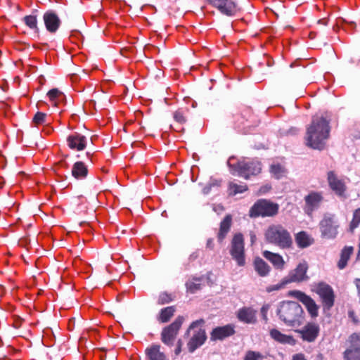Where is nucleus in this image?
Returning <instances> with one entry per match:
<instances>
[{"label": "nucleus", "mask_w": 360, "mask_h": 360, "mask_svg": "<svg viewBox=\"0 0 360 360\" xmlns=\"http://www.w3.org/2000/svg\"><path fill=\"white\" fill-rule=\"evenodd\" d=\"M330 120L322 116L315 115L307 128L306 145L313 149L322 150L325 148L326 141L330 136Z\"/></svg>", "instance_id": "nucleus-1"}, {"label": "nucleus", "mask_w": 360, "mask_h": 360, "mask_svg": "<svg viewBox=\"0 0 360 360\" xmlns=\"http://www.w3.org/2000/svg\"><path fill=\"white\" fill-rule=\"evenodd\" d=\"M279 319L288 326H300L304 320V311L296 302L286 301L280 304L277 309Z\"/></svg>", "instance_id": "nucleus-2"}, {"label": "nucleus", "mask_w": 360, "mask_h": 360, "mask_svg": "<svg viewBox=\"0 0 360 360\" xmlns=\"http://www.w3.org/2000/svg\"><path fill=\"white\" fill-rule=\"evenodd\" d=\"M265 240L281 249H290L293 240L290 233L281 224L270 225L264 233Z\"/></svg>", "instance_id": "nucleus-3"}, {"label": "nucleus", "mask_w": 360, "mask_h": 360, "mask_svg": "<svg viewBox=\"0 0 360 360\" xmlns=\"http://www.w3.org/2000/svg\"><path fill=\"white\" fill-rule=\"evenodd\" d=\"M279 205L267 199H259L250 207L249 216L252 218L272 217L278 213Z\"/></svg>", "instance_id": "nucleus-4"}, {"label": "nucleus", "mask_w": 360, "mask_h": 360, "mask_svg": "<svg viewBox=\"0 0 360 360\" xmlns=\"http://www.w3.org/2000/svg\"><path fill=\"white\" fill-rule=\"evenodd\" d=\"M312 291L316 292L321 302L324 310H330L335 303V293L333 288L325 282H319L313 285Z\"/></svg>", "instance_id": "nucleus-5"}, {"label": "nucleus", "mask_w": 360, "mask_h": 360, "mask_svg": "<svg viewBox=\"0 0 360 360\" xmlns=\"http://www.w3.org/2000/svg\"><path fill=\"white\" fill-rule=\"evenodd\" d=\"M184 321L183 316H178L169 326L163 328L161 332V341L167 346L172 347Z\"/></svg>", "instance_id": "nucleus-6"}, {"label": "nucleus", "mask_w": 360, "mask_h": 360, "mask_svg": "<svg viewBox=\"0 0 360 360\" xmlns=\"http://www.w3.org/2000/svg\"><path fill=\"white\" fill-rule=\"evenodd\" d=\"M230 255L238 266H245L244 238L242 233H238L233 236L231 242Z\"/></svg>", "instance_id": "nucleus-7"}, {"label": "nucleus", "mask_w": 360, "mask_h": 360, "mask_svg": "<svg viewBox=\"0 0 360 360\" xmlns=\"http://www.w3.org/2000/svg\"><path fill=\"white\" fill-rule=\"evenodd\" d=\"M238 176L249 179L251 176H256L262 171V165L258 161L238 162L235 165Z\"/></svg>", "instance_id": "nucleus-8"}, {"label": "nucleus", "mask_w": 360, "mask_h": 360, "mask_svg": "<svg viewBox=\"0 0 360 360\" xmlns=\"http://www.w3.org/2000/svg\"><path fill=\"white\" fill-rule=\"evenodd\" d=\"M321 236L326 239H333L338 235L339 225L332 214H325L319 224Z\"/></svg>", "instance_id": "nucleus-9"}, {"label": "nucleus", "mask_w": 360, "mask_h": 360, "mask_svg": "<svg viewBox=\"0 0 360 360\" xmlns=\"http://www.w3.org/2000/svg\"><path fill=\"white\" fill-rule=\"evenodd\" d=\"M327 181L330 190L339 198H346L347 186L344 179L339 178L334 171L327 173Z\"/></svg>", "instance_id": "nucleus-10"}, {"label": "nucleus", "mask_w": 360, "mask_h": 360, "mask_svg": "<svg viewBox=\"0 0 360 360\" xmlns=\"http://www.w3.org/2000/svg\"><path fill=\"white\" fill-rule=\"evenodd\" d=\"M350 346L344 352V360H360V333L349 336Z\"/></svg>", "instance_id": "nucleus-11"}, {"label": "nucleus", "mask_w": 360, "mask_h": 360, "mask_svg": "<svg viewBox=\"0 0 360 360\" xmlns=\"http://www.w3.org/2000/svg\"><path fill=\"white\" fill-rule=\"evenodd\" d=\"M295 332L300 335L303 341L313 342L319 335L320 327L318 323L308 322L301 329L296 330Z\"/></svg>", "instance_id": "nucleus-12"}, {"label": "nucleus", "mask_w": 360, "mask_h": 360, "mask_svg": "<svg viewBox=\"0 0 360 360\" xmlns=\"http://www.w3.org/2000/svg\"><path fill=\"white\" fill-rule=\"evenodd\" d=\"M304 200L305 202L304 210L307 214H311L321 206L323 201V196L321 192L311 191Z\"/></svg>", "instance_id": "nucleus-13"}, {"label": "nucleus", "mask_w": 360, "mask_h": 360, "mask_svg": "<svg viewBox=\"0 0 360 360\" xmlns=\"http://www.w3.org/2000/svg\"><path fill=\"white\" fill-rule=\"evenodd\" d=\"M293 294L304 305L311 318H316L318 316L319 307L309 295L299 290L294 291Z\"/></svg>", "instance_id": "nucleus-14"}, {"label": "nucleus", "mask_w": 360, "mask_h": 360, "mask_svg": "<svg viewBox=\"0 0 360 360\" xmlns=\"http://www.w3.org/2000/svg\"><path fill=\"white\" fill-rule=\"evenodd\" d=\"M307 269L308 265L307 262L300 263L295 269L290 271L285 278L288 283L306 281L309 279V276L307 275Z\"/></svg>", "instance_id": "nucleus-15"}, {"label": "nucleus", "mask_w": 360, "mask_h": 360, "mask_svg": "<svg viewBox=\"0 0 360 360\" xmlns=\"http://www.w3.org/2000/svg\"><path fill=\"white\" fill-rule=\"evenodd\" d=\"M236 333L233 324H227L223 326H217L212 329L210 333V340L215 342L224 340V339L233 335Z\"/></svg>", "instance_id": "nucleus-16"}, {"label": "nucleus", "mask_w": 360, "mask_h": 360, "mask_svg": "<svg viewBox=\"0 0 360 360\" xmlns=\"http://www.w3.org/2000/svg\"><path fill=\"white\" fill-rule=\"evenodd\" d=\"M209 1L214 8L226 15L232 16L237 11L236 4L232 0H209Z\"/></svg>", "instance_id": "nucleus-17"}, {"label": "nucleus", "mask_w": 360, "mask_h": 360, "mask_svg": "<svg viewBox=\"0 0 360 360\" xmlns=\"http://www.w3.org/2000/svg\"><path fill=\"white\" fill-rule=\"evenodd\" d=\"M43 20L46 29L50 33H55L61 23L58 14L53 10H48L44 13Z\"/></svg>", "instance_id": "nucleus-18"}, {"label": "nucleus", "mask_w": 360, "mask_h": 360, "mask_svg": "<svg viewBox=\"0 0 360 360\" xmlns=\"http://www.w3.org/2000/svg\"><path fill=\"white\" fill-rule=\"evenodd\" d=\"M257 310L250 307H243L237 311V319L246 324H255L257 323Z\"/></svg>", "instance_id": "nucleus-19"}, {"label": "nucleus", "mask_w": 360, "mask_h": 360, "mask_svg": "<svg viewBox=\"0 0 360 360\" xmlns=\"http://www.w3.org/2000/svg\"><path fill=\"white\" fill-rule=\"evenodd\" d=\"M207 340V335L204 328H199L195 331L187 343L188 352L193 353L195 349L202 346Z\"/></svg>", "instance_id": "nucleus-20"}, {"label": "nucleus", "mask_w": 360, "mask_h": 360, "mask_svg": "<svg viewBox=\"0 0 360 360\" xmlns=\"http://www.w3.org/2000/svg\"><path fill=\"white\" fill-rule=\"evenodd\" d=\"M87 139L85 136L75 132L67 138L68 147L72 150H83L86 146Z\"/></svg>", "instance_id": "nucleus-21"}, {"label": "nucleus", "mask_w": 360, "mask_h": 360, "mask_svg": "<svg viewBox=\"0 0 360 360\" xmlns=\"http://www.w3.org/2000/svg\"><path fill=\"white\" fill-rule=\"evenodd\" d=\"M145 355L148 360H169L165 352L161 351V346L153 344L145 349Z\"/></svg>", "instance_id": "nucleus-22"}, {"label": "nucleus", "mask_w": 360, "mask_h": 360, "mask_svg": "<svg viewBox=\"0 0 360 360\" xmlns=\"http://www.w3.org/2000/svg\"><path fill=\"white\" fill-rule=\"evenodd\" d=\"M231 224L232 216L231 214H226L220 222L219 230L217 236V240L219 243H221L226 237L231 230Z\"/></svg>", "instance_id": "nucleus-23"}, {"label": "nucleus", "mask_w": 360, "mask_h": 360, "mask_svg": "<svg viewBox=\"0 0 360 360\" xmlns=\"http://www.w3.org/2000/svg\"><path fill=\"white\" fill-rule=\"evenodd\" d=\"M295 242L300 248H306L314 243V240L306 231H302L295 234Z\"/></svg>", "instance_id": "nucleus-24"}, {"label": "nucleus", "mask_w": 360, "mask_h": 360, "mask_svg": "<svg viewBox=\"0 0 360 360\" xmlns=\"http://www.w3.org/2000/svg\"><path fill=\"white\" fill-rule=\"evenodd\" d=\"M88 168L82 161L76 162L72 168V175L77 179H82L87 176Z\"/></svg>", "instance_id": "nucleus-25"}, {"label": "nucleus", "mask_w": 360, "mask_h": 360, "mask_svg": "<svg viewBox=\"0 0 360 360\" xmlns=\"http://www.w3.org/2000/svg\"><path fill=\"white\" fill-rule=\"evenodd\" d=\"M263 256L270 261L276 269H282L283 268L285 262L279 254L265 250L263 252Z\"/></svg>", "instance_id": "nucleus-26"}, {"label": "nucleus", "mask_w": 360, "mask_h": 360, "mask_svg": "<svg viewBox=\"0 0 360 360\" xmlns=\"http://www.w3.org/2000/svg\"><path fill=\"white\" fill-rule=\"evenodd\" d=\"M254 267L255 270L262 277L267 276L271 269L269 264L260 257H256L255 259Z\"/></svg>", "instance_id": "nucleus-27"}, {"label": "nucleus", "mask_w": 360, "mask_h": 360, "mask_svg": "<svg viewBox=\"0 0 360 360\" xmlns=\"http://www.w3.org/2000/svg\"><path fill=\"white\" fill-rule=\"evenodd\" d=\"M269 334L273 340L281 344H290L293 341L292 336L283 334L275 328L270 330Z\"/></svg>", "instance_id": "nucleus-28"}, {"label": "nucleus", "mask_w": 360, "mask_h": 360, "mask_svg": "<svg viewBox=\"0 0 360 360\" xmlns=\"http://www.w3.org/2000/svg\"><path fill=\"white\" fill-rule=\"evenodd\" d=\"M354 248L352 246L345 247L340 254V258L338 263V267L340 269H343L347 264V262L353 252Z\"/></svg>", "instance_id": "nucleus-29"}, {"label": "nucleus", "mask_w": 360, "mask_h": 360, "mask_svg": "<svg viewBox=\"0 0 360 360\" xmlns=\"http://www.w3.org/2000/svg\"><path fill=\"white\" fill-rule=\"evenodd\" d=\"M176 307L169 306L162 309L159 313L158 321L160 323H167L174 315Z\"/></svg>", "instance_id": "nucleus-30"}, {"label": "nucleus", "mask_w": 360, "mask_h": 360, "mask_svg": "<svg viewBox=\"0 0 360 360\" xmlns=\"http://www.w3.org/2000/svg\"><path fill=\"white\" fill-rule=\"evenodd\" d=\"M248 190L246 184L239 185L233 182H229L228 185V192L229 195H236L238 193H243Z\"/></svg>", "instance_id": "nucleus-31"}, {"label": "nucleus", "mask_w": 360, "mask_h": 360, "mask_svg": "<svg viewBox=\"0 0 360 360\" xmlns=\"http://www.w3.org/2000/svg\"><path fill=\"white\" fill-rule=\"evenodd\" d=\"M25 24L31 30H33L36 33H39V27L37 25V15H25L23 19Z\"/></svg>", "instance_id": "nucleus-32"}, {"label": "nucleus", "mask_w": 360, "mask_h": 360, "mask_svg": "<svg viewBox=\"0 0 360 360\" xmlns=\"http://www.w3.org/2000/svg\"><path fill=\"white\" fill-rule=\"evenodd\" d=\"M270 172L275 176L276 179H279L284 176L285 169L280 164L272 165L270 167Z\"/></svg>", "instance_id": "nucleus-33"}, {"label": "nucleus", "mask_w": 360, "mask_h": 360, "mask_svg": "<svg viewBox=\"0 0 360 360\" xmlns=\"http://www.w3.org/2000/svg\"><path fill=\"white\" fill-rule=\"evenodd\" d=\"M173 119L179 125H183L187 122L185 112L182 109H178L174 112Z\"/></svg>", "instance_id": "nucleus-34"}, {"label": "nucleus", "mask_w": 360, "mask_h": 360, "mask_svg": "<svg viewBox=\"0 0 360 360\" xmlns=\"http://www.w3.org/2000/svg\"><path fill=\"white\" fill-rule=\"evenodd\" d=\"M360 224V207L355 210L353 213V217L349 224V231L352 233L354 229Z\"/></svg>", "instance_id": "nucleus-35"}, {"label": "nucleus", "mask_w": 360, "mask_h": 360, "mask_svg": "<svg viewBox=\"0 0 360 360\" xmlns=\"http://www.w3.org/2000/svg\"><path fill=\"white\" fill-rule=\"evenodd\" d=\"M200 278H194L193 281H189L186 282V286L187 290L191 293H195L198 290L201 288V284L200 283H196L195 281H200Z\"/></svg>", "instance_id": "nucleus-36"}, {"label": "nucleus", "mask_w": 360, "mask_h": 360, "mask_svg": "<svg viewBox=\"0 0 360 360\" xmlns=\"http://www.w3.org/2000/svg\"><path fill=\"white\" fill-rule=\"evenodd\" d=\"M174 300L172 294H169L166 292H161L159 295L158 299V304L159 305H163L171 302Z\"/></svg>", "instance_id": "nucleus-37"}, {"label": "nucleus", "mask_w": 360, "mask_h": 360, "mask_svg": "<svg viewBox=\"0 0 360 360\" xmlns=\"http://www.w3.org/2000/svg\"><path fill=\"white\" fill-rule=\"evenodd\" d=\"M264 356L259 352L249 350L245 353L243 360H260Z\"/></svg>", "instance_id": "nucleus-38"}, {"label": "nucleus", "mask_w": 360, "mask_h": 360, "mask_svg": "<svg viewBox=\"0 0 360 360\" xmlns=\"http://www.w3.org/2000/svg\"><path fill=\"white\" fill-rule=\"evenodd\" d=\"M63 94L58 89L54 88L49 90L47 93V96L49 98L50 101L52 102H55L57 98H58L60 96H63Z\"/></svg>", "instance_id": "nucleus-39"}, {"label": "nucleus", "mask_w": 360, "mask_h": 360, "mask_svg": "<svg viewBox=\"0 0 360 360\" xmlns=\"http://www.w3.org/2000/svg\"><path fill=\"white\" fill-rule=\"evenodd\" d=\"M46 117V113L41 112H37L34 115V117L32 119V122L36 125L41 124L45 122Z\"/></svg>", "instance_id": "nucleus-40"}, {"label": "nucleus", "mask_w": 360, "mask_h": 360, "mask_svg": "<svg viewBox=\"0 0 360 360\" xmlns=\"http://www.w3.org/2000/svg\"><path fill=\"white\" fill-rule=\"evenodd\" d=\"M288 284V281L286 280L285 278H284L281 282L280 283H278L276 285H270V286H268L266 288V291L268 292H273V291H275V290H278L283 288L285 287V285Z\"/></svg>", "instance_id": "nucleus-41"}, {"label": "nucleus", "mask_w": 360, "mask_h": 360, "mask_svg": "<svg viewBox=\"0 0 360 360\" xmlns=\"http://www.w3.org/2000/svg\"><path fill=\"white\" fill-rule=\"evenodd\" d=\"M205 323V320L203 319H200L198 320L193 321L190 324L189 327L188 328L185 335H188L191 330H193V329H194L195 328H198L199 326L202 327V326H204Z\"/></svg>", "instance_id": "nucleus-42"}, {"label": "nucleus", "mask_w": 360, "mask_h": 360, "mask_svg": "<svg viewBox=\"0 0 360 360\" xmlns=\"http://www.w3.org/2000/svg\"><path fill=\"white\" fill-rule=\"evenodd\" d=\"M269 309V304H264L261 308V314L262 319L266 322L268 321L267 312Z\"/></svg>", "instance_id": "nucleus-43"}, {"label": "nucleus", "mask_w": 360, "mask_h": 360, "mask_svg": "<svg viewBox=\"0 0 360 360\" xmlns=\"http://www.w3.org/2000/svg\"><path fill=\"white\" fill-rule=\"evenodd\" d=\"M291 360H307L305 355L302 353H297L292 355Z\"/></svg>", "instance_id": "nucleus-44"}, {"label": "nucleus", "mask_w": 360, "mask_h": 360, "mask_svg": "<svg viewBox=\"0 0 360 360\" xmlns=\"http://www.w3.org/2000/svg\"><path fill=\"white\" fill-rule=\"evenodd\" d=\"M181 347H182V341L181 340H179L177 342L176 348L175 349V354L179 355L181 352Z\"/></svg>", "instance_id": "nucleus-45"}, {"label": "nucleus", "mask_w": 360, "mask_h": 360, "mask_svg": "<svg viewBox=\"0 0 360 360\" xmlns=\"http://www.w3.org/2000/svg\"><path fill=\"white\" fill-rule=\"evenodd\" d=\"M206 247L210 250L214 248V240L212 238H209L207 240Z\"/></svg>", "instance_id": "nucleus-46"}, {"label": "nucleus", "mask_w": 360, "mask_h": 360, "mask_svg": "<svg viewBox=\"0 0 360 360\" xmlns=\"http://www.w3.org/2000/svg\"><path fill=\"white\" fill-rule=\"evenodd\" d=\"M75 318L70 319L68 322V329L70 330H73V328H75Z\"/></svg>", "instance_id": "nucleus-47"}, {"label": "nucleus", "mask_w": 360, "mask_h": 360, "mask_svg": "<svg viewBox=\"0 0 360 360\" xmlns=\"http://www.w3.org/2000/svg\"><path fill=\"white\" fill-rule=\"evenodd\" d=\"M169 127H170L171 129H173V130H174L176 131H179V132H182L183 133L185 131V129L184 127H179V126L174 127L172 124H171Z\"/></svg>", "instance_id": "nucleus-48"}, {"label": "nucleus", "mask_w": 360, "mask_h": 360, "mask_svg": "<svg viewBox=\"0 0 360 360\" xmlns=\"http://www.w3.org/2000/svg\"><path fill=\"white\" fill-rule=\"evenodd\" d=\"M271 188V186L266 185L264 186L261 187V188L259 189V192L262 193H266L269 191H270Z\"/></svg>", "instance_id": "nucleus-49"}, {"label": "nucleus", "mask_w": 360, "mask_h": 360, "mask_svg": "<svg viewBox=\"0 0 360 360\" xmlns=\"http://www.w3.org/2000/svg\"><path fill=\"white\" fill-rule=\"evenodd\" d=\"M249 235L250 237L251 244L253 245L257 240V236L253 231H250Z\"/></svg>", "instance_id": "nucleus-50"}, {"label": "nucleus", "mask_w": 360, "mask_h": 360, "mask_svg": "<svg viewBox=\"0 0 360 360\" xmlns=\"http://www.w3.org/2000/svg\"><path fill=\"white\" fill-rule=\"evenodd\" d=\"M198 257V252H194L190 255L188 259L190 262H193V261L195 260Z\"/></svg>", "instance_id": "nucleus-51"}, {"label": "nucleus", "mask_w": 360, "mask_h": 360, "mask_svg": "<svg viewBox=\"0 0 360 360\" xmlns=\"http://www.w3.org/2000/svg\"><path fill=\"white\" fill-rule=\"evenodd\" d=\"M349 314V318H351V319H352V321H353L355 323H358V320H356V316H355V313H354V311H349V314Z\"/></svg>", "instance_id": "nucleus-52"}, {"label": "nucleus", "mask_w": 360, "mask_h": 360, "mask_svg": "<svg viewBox=\"0 0 360 360\" xmlns=\"http://www.w3.org/2000/svg\"><path fill=\"white\" fill-rule=\"evenodd\" d=\"M58 164L61 165V167H63L66 169L68 168V167H69L68 163L67 162H65V160H61V161L58 162Z\"/></svg>", "instance_id": "nucleus-53"}, {"label": "nucleus", "mask_w": 360, "mask_h": 360, "mask_svg": "<svg viewBox=\"0 0 360 360\" xmlns=\"http://www.w3.org/2000/svg\"><path fill=\"white\" fill-rule=\"evenodd\" d=\"M319 24L323 25H327L328 20L326 19H321L318 21Z\"/></svg>", "instance_id": "nucleus-54"}, {"label": "nucleus", "mask_w": 360, "mask_h": 360, "mask_svg": "<svg viewBox=\"0 0 360 360\" xmlns=\"http://www.w3.org/2000/svg\"><path fill=\"white\" fill-rule=\"evenodd\" d=\"M246 115H241V117H242L243 119L248 120V117H246ZM240 116V115H238V114L234 115L235 119L237 120L238 121H239V117Z\"/></svg>", "instance_id": "nucleus-55"}, {"label": "nucleus", "mask_w": 360, "mask_h": 360, "mask_svg": "<svg viewBox=\"0 0 360 360\" xmlns=\"http://www.w3.org/2000/svg\"><path fill=\"white\" fill-rule=\"evenodd\" d=\"M21 321L22 320L21 319H19L18 321H15L14 325H15V328H19L20 326V324H21Z\"/></svg>", "instance_id": "nucleus-56"}, {"label": "nucleus", "mask_w": 360, "mask_h": 360, "mask_svg": "<svg viewBox=\"0 0 360 360\" xmlns=\"http://www.w3.org/2000/svg\"><path fill=\"white\" fill-rule=\"evenodd\" d=\"M244 112L247 114V115H250L251 112H252V110L250 108H245L244 109Z\"/></svg>", "instance_id": "nucleus-57"}, {"label": "nucleus", "mask_w": 360, "mask_h": 360, "mask_svg": "<svg viewBox=\"0 0 360 360\" xmlns=\"http://www.w3.org/2000/svg\"><path fill=\"white\" fill-rule=\"evenodd\" d=\"M4 184H5V181L2 178H0V188H2L4 186Z\"/></svg>", "instance_id": "nucleus-58"}]
</instances>
